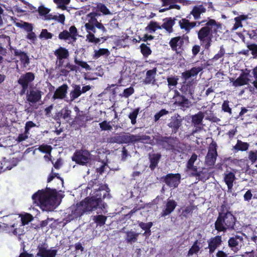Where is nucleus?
<instances>
[{"label":"nucleus","instance_id":"obj_1","mask_svg":"<svg viewBox=\"0 0 257 257\" xmlns=\"http://www.w3.org/2000/svg\"><path fill=\"white\" fill-rule=\"evenodd\" d=\"M230 209V207L227 201H223L220 207L218 216L214 223L215 228L218 232H225L227 230L235 229L234 227L237 220Z\"/></svg>","mask_w":257,"mask_h":257},{"label":"nucleus","instance_id":"obj_2","mask_svg":"<svg viewBox=\"0 0 257 257\" xmlns=\"http://www.w3.org/2000/svg\"><path fill=\"white\" fill-rule=\"evenodd\" d=\"M54 54L56 57L55 70L58 71L56 75L58 77L60 76L67 77L69 74L70 71L78 70L77 66L69 62L64 64V60L68 59L69 57V52L66 48L59 47L54 51Z\"/></svg>","mask_w":257,"mask_h":257},{"label":"nucleus","instance_id":"obj_3","mask_svg":"<svg viewBox=\"0 0 257 257\" xmlns=\"http://www.w3.org/2000/svg\"><path fill=\"white\" fill-rule=\"evenodd\" d=\"M33 203L44 210H49L55 205L57 200L56 191L39 190L32 196Z\"/></svg>","mask_w":257,"mask_h":257},{"label":"nucleus","instance_id":"obj_4","mask_svg":"<svg viewBox=\"0 0 257 257\" xmlns=\"http://www.w3.org/2000/svg\"><path fill=\"white\" fill-rule=\"evenodd\" d=\"M208 19L204 26L197 32L198 38L201 45L204 46L206 49H209L211 46L213 32H215L216 29L220 26V24L215 20L209 18Z\"/></svg>","mask_w":257,"mask_h":257},{"label":"nucleus","instance_id":"obj_5","mask_svg":"<svg viewBox=\"0 0 257 257\" xmlns=\"http://www.w3.org/2000/svg\"><path fill=\"white\" fill-rule=\"evenodd\" d=\"M109 191L106 185H101L98 189L95 191L92 196L85 199L90 207L93 208V210L99 208L103 211L107 205L105 203L102 202V200L106 197H110Z\"/></svg>","mask_w":257,"mask_h":257},{"label":"nucleus","instance_id":"obj_6","mask_svg":"<svg viewBox=\"0 0 257 257\" xmlns=\"http://www.w3.org/2000/svg\"><path fill=\"white\" fill-rule=\"evenodd\" d=\"M202 70L201 67H194L182 73L181 77L184 81L180 90L183 93L192 96L194 91L193 81L187 80L191 77L196 76Z\"/></svg>","mask_w":257,"mask_h":257},{"label":"nucleus","instance_id":"obj_7","mask_svg":"<svg viewBox=\"0 0 257 257\" xmlns=\"http://www.w3.org/2000/svg\"><path fill=\"white\" fill-rule=\"evenodd\" d=\"M162 147L167 150L176 153H182L185 148L184 145L181 143L177 137H162Z\"/></svg>","mask_w":257,"mask_h":257},{"label":"nucleus","instance_id":"obj_8","mask_svg":"<svg viewBox=\"0 0 257 257\" xmlns=\"http://www.w3.org/2000/svg\"><path fill=\"white\" fill-rule=\"evenodd\" d=\"M93 211L91 208L86 201L85 199L77 203L76 206L71 210L69 216L70 219H74L81 217L85 213Z\"/></svg>","mask_w":257,"mask_h":257},{"label":"nucleus","instance_id":"obj_9","mask_svg":"<svg viewBox=\"0 0 257 257\" xmlns=\"http://www.w3.org/2000/svg\"><path fill=\"white\" fill-rule=\"evenodd\" d=\"M35 78V74L32 72H26L21 75L18 80V83L22 87L20 91L21 95L25 94L28 88L31 87V83Z\"/></svg>","mask_w":257,"mask_h":257},{"label":"nucleus","instance_id":"obj_10","mask_svg":"<svg viewBox=\"0 0 257 257\" xmlns=\"http://www.w3.org/2000/svg\"><path fill=\"white\" fill-rule=\"evenodd\" d=\"M116 142L120 144H129L139 142H142L146 140V135H134L130 134L123 133L115 138Z\"/></svg>","mask_w":257,"mask_h":257},{"label":"nucleus","instance_id":"obj_11","mask_svg":"<svg viewBox=\"0 0 257 257\" xmlns=\"http://www.w3.org/2000/svg\"><path fill=\"white\" fill-rule=\"evenodd\" d=\"M185 41H189V37L186 34L172 38L169 42V45L172 50L180 53L183 50V46Z\"/></svg>","mask_w":257,"mask_h":257},{"label":"nucleus","instance_id":"obj_12","mask_svg":"<svg viewBox=\"0 0 257 257\" xmlns=\"http://www.w3.org/2000/svg\"><path fill=\"white\" fill-rule=\"evenodd\" d=\"M217 144L214 141H212L209 145L205 161L207 166H212L215 164L217 156Z\"/></svg>","mask_w":257,"mask_h":257},{"label":"nucleus","instance_id":"obj_13","mask_svg":"<svg viewBox=\"0 0 257 257\" xmlns=\"http://www.w3.org/2000/svg\"><path fill=\"white\" fill-rule=\"evenodd\" d=\"M48 244L46 243H40L37 246V257H56L57 249H48Z\"/></svg>","mask_w":257,"mask_h":257},{"label":"nucleus","instance_id":"obj_14","mask_svg":"<svg viewBox=\"0 0 257 257\" xmlns=\"http://www.w3.org/2000/svg\"><path fill=\"white\" fill-rule=\"evenodd\" d=\"M243 243L242 236L235 234L229 238L228 245L231 250L236 253L240 250Z\"/></svg>","mask_w":257,"mask_h":257},{"label":"nucleus","instance_id":"obj_15","mask_svg":"<svg viewBox=\"0 0 257 257\" xmlns=\"http://www.w3.org/2000/svg\"><path fill=\"white\" fill-rule=\"evenodd\" d=\"M183 118L178 113L171 117L168 126L171 128V134H176L182 125Z\"/></svg>","mask_w":257,"mask_h":257},{"label":"nucleus","instance_id":"obj_16","mask_svg":"<svg viewBox=\"0 0 257 257\" xmlns=\"http://www.w3.org/2000/svg\"><path fill=\"white\" fill-rule=\"evenodd\" d=\"M89 153L87 151L76 150L72 159L77 164L84 165L88 162L89 159Z\"/></svg>","mask_w":257,"mask_h":257},{"label":"nucleus","instance_id":"obj_17","mask_svg":"<svg viewBox=\"0 0 257 257\" xmlns=\"http://www.w3.org/2000/svg\"><path fill=\"white\" fill-rule=\"evenodd\" d=\"M26 93L27 100L33 104L39 102L43 94L42 91L36 88H31L29 91L28 89Z\"/></svg>","mask_w":257,"mask_h":257},{"label":"nucleus","instance_id":"obj_18","mask_svg":"<svg viewBox=\"0 0 257 257\" xmlns=\"http://www.w3.org/2000/svg\"><path fill=\"white\" fill-rule=\"evenodd\" d=\"M164 181L169 187L176 188L180 183L181 175L179 173L168 174L164 178Z\"/></svg>","mask_w":257,"mask_h":257},{"label":"nucleus","instance_id":"obj_19","mask_svg":"<svg viewBox=\"0 0 257 257\" xmlns=\"http://www.w3.org/2000/svg\"><path fill=\"white\" fill-rule=\"evenodd\" d=\"M174 97L175 100V103L180 106L183 110L187 109L191 106V101L178 91L175 92Z\"/></svg>","mask_w":257,"mask_h":257},{"label":"nucleus","instance_id":"obj_20","mask_svg":"<svg viewBox=\"0 0 257 257\" xmlns=\"http://www.w3.org/2000/svg\"><path fill=\"white\" fill-rule=\"evenodd\" d=\"M207 22L206 20H202L201 22H190L189 20L187 19H182L179 22V26L181 29L184 30L186 32H189L191 29L194 28L196 26H199L200 25H202L203 23Z\"/></svg>","mask_w":257,"mask_h":257},{"label":"nucleus","instance_id":"obj_21","mask_svg":"<svg viewBox=\"0 0 257 257\" xmlns=\"http://www.w3.org/2000/svg\"><path fill=\"white\" fill-rule=\"evenodd\" d=\"M184 0H162V6L165 8L162 9V13L172 9H180V6L177 3H183Z\"/></svg>","mask_w":257,"mask_h":257},{"label":"nucleus","instance_id":"obj_22","mask_svg":"<svg viewBox=\"0 0 257 257\" xmlns=\"http://www.w3.org/2000/svg\"><path fill=\"white\" fill-rule=\"evenodd\" d=\"M208 242L209 252L210 254L213 253L215 249L222 244V240L221 236L216 235L211 237Z\"/></svg>","mask_w":257,"mask_h":257},{"label":"nucleus","instance_id":"obj_23","mask_svg":"<svg viewBox=\"0 0 257 257\" xmlns=\"http://www.w3.org/2000/svg\"><path fill=\"white\" fill-rule=\"evenodd\" d=\"M68 86L67 84H63L58 87L55 90L52 98L56 99H63L67 93Z\"/></svg>","mask_w":257,"mask_h":257},{"label":"nucleus","instance_id":"obj_24","mask_svg":"<svg viewBox=\"0 0 257 257\" xmlns=\"http://www.w3.org/2000/svg\"><path fill=\"white\" fill-rule=\"evenodd\" d=\"M15 56L19 57L21 64L24 67H27L30 64V58L27 53L17 49H13Z\"/></svg>","mask_w":257,"mask_h":257},{"label":"nucleus","instance_id":"obj_25","mask_svg":"<svg viewBox=\"0 0 257 257\" xmlns=\"http://www.w3.org/2000/svg\"><path fill=\"white\" fill-rule=\"evenodd\" d=\"M206 12V9L203 5H199L194 6L191 11L190 15H192L194 19L196 21L201 18V15Z\"/></svg>","mask_w":257,"mask_h":257},{"label":"nucleus","instance_id":"obj_26","mask_svg":"<svg viewBox=\"0 0 257 257\" xmlns=\"http://www.w3.org/2000/svg\"><path fill=\"white\" fill-rule=\"evenodd\" d=\"M235 180V174L232 172L224 174L223 180L227 186L228 190H231L233 185V182Z\"/></svg>","mask_w":257,"mask_h":257},{"label":"nucleus","instance_id":"obj_27","mask_svg":"<svg viewBox=\"0 0 257 257\" xmlns=\"http://www.w3.org/2000/svg\"><path fill=\"white\" fill-rule=\"evenodd\" d=\"M177 203L174 200H169L166 204V208L162 213V216L170 214L175 209Z\"/></svg>","mask_w":257,"mask_h":257},{"label":"nucleus","instance_id":"obj_28","mask_svg":"<svg viewBox=\"0 0 257 257\" xmlns=\"http://www.w3.org/2000/svg\"><path fill=\"white\" fill-rule=\"evenodd\" d=\"M90 19L88 20V22L85 24V27L87 32H92L93 33H96V29L94 28V25L98 21L96 18L93 17L92 16H88Z\"/></svg>","mask_w":257,"mask_h":257},{"label":"nucleus","instance_id":"obj_29","mask_svg":"<svg viewBox=\"0 0 257 257\" xmlns=\"http://www.w3.org/2000/svg\"><path fill=\"white\" fill-rule=\"evenodd\" d=\"M225 54V50L222 45L220 47V49L218 52L216 54L213 58L208 60L207 62L209 63L208 65H213V63L216 62L217 60L224 56Z\"/></svg>","mask_w":257,"mask_h":257},{"label":"nucleus","instance_id":"obj_30","mask_svg":"<svg viewBox=\"0 0 257 257\" xmlns=\"http://www.w3.org/2000/svg\"><path fill=\"white\" fill-rule=\"evenodd\" d=\"M74 62L75 63L74 65H76V66H77L78 67V70H77L76 71H70V72H77V71L80 70V67H81L82 68H84L87 71L91 70L90 66L87 63V62L80 60L79 59H78L77 58V57H75L74 58Z\"/></svg>","mask_w":257,"mask_h":257},{"label":"nucleus","instance_id":"obj_31","mask_svg":"<svg viewBox=\"0 0 257 257\" xmlns=\"http://www.w3.org/2000/svg\"><path fill=\"white\" fill-rule=\"evenodd\" d=\"M72 87L73 89L70 92L71 101L74 100L81 95L80 85L73 84Z\"/></svg>","mask_w":257,"mask_h":257},{"label":"nucleus","instance_id":"obj_32","mask_svg":"<svg viewBox=\"0 0 257 257\" xmlns=\"http://www.w3.org/2000/svg\"><path fill=\"white\" fill-rule=\"evenodd\" d=\"M204 117V114L202 111H199L197 113L192 115L191 116L192 125L203 123Z\"/></svg>","mask_w":257,"mask_h":257},{"label":"nucleus","instance_id":"obj_33","mask_svg":"<svg viewBox=\"0 0 257 257\" xmlns=\"http://www.w3.org/2000/svg\"><path fill=\"white\" fill-rule=\"evenodd\" d=\"M126 235L125 240L126 242L132 243L137 241L139 233H136L133 230H130L126 232Z\"/></svg>","mask_w":257,"mask_h":257},{"label":"nucleus","instance_id":"obj_34","mask_svg":"<svg viewBox=\"0 0 257 257\" xmlns=\"http://www.w3.org/2000/svg\"><path fill=\"white\" fill-rule=\"evenodd\" d=\"M107 217L103 215H96L93 216V220L96 224V227L103 226L107 220Z\"/></svg>","mask_w":257,"mask_h":257},{"label":"nucleus","instance_id":"obj_35","mask_svg":"<svg viewBox=\"0 0 257 257\" xmlns=\"http://www.w3.org/2000/svg\"><path fill=\"white\" fill-rule=\"evenodd\" d=\"M249 145L246 142H243L238 140L236 145L233 147L235 152L238 151H246L248 150Z\"/></svg>","mask_w":257,"mask_h":257},{"label":"nucleus","instance_id":"obj_36","mask_svg":"<svg viewBox=\"0 0 257 257\" xmlns=\"http://www.w3.org/2000/svg\"><path fill=\"white\" fill-rule=\"evenodd\" d=\"M161 158V154H157L150 156V168L151 170H154L157 166L159 160Z\"/></svg>","mask_w":257,"mask_h":257},{"label":"nucleus","instance_id":"obj_37","mask_svg":"<svg viewBox=\"0 0 257 257\" xmlns=\"http://www.w3.org/2000/svg\"><path fill=\"white\" fill-rule=\"evenodd\" d=\"M156 74V68L148 70L146 73V77L145 81L146 83H154L155 81V76Z\"/></svg>","mask_w":257,"mask_h":257},{"label":"nucleus","instance_id":"obj_38","mask_svg":"<svg viewBox=\"0 0 257 257\" xmlns=\"http://www.w3.org/2000/svg\"><path fill=\"white\" fill-rule=\"evenodd\" d=\"M249 81L248 78H244L241 74L233 81V85L235 87L241 86L248 84Z\"/></svg>","mask_w":257,"mask_h":257},{"label":"nucleus","instance_id":"obj_39","mask_svg":"<svg viewBox=\"0 0 257 257\" xmlns=\"http://www.w3.org/2000/svg\"><path fill=\"white\" fill-rule=\"evenodd\" d=\"M15 25L17 27L23 28L27 33L31 32L33 31L34 29L33 25L32 24L26 22L16 23Z\"/></svg>","mask_w":257,"mask_h":257},{"label":"nucleus","instance_id":"obj_40","mask_svg":"<svg viewBox=\"0 0 257 257\" xmlns=\"http://www.w3.org/2000/svg\"><path fill=\"white\" fill-rule=\"evenodd\" d=\"M198 175L197 177L198 180H201L203 182L208 180L210 177V173L208 172L207 169L205 168H202L201 171H199Z\"/></svg>","mask_w":257,"mask_h":257},{"label":"nucleus","instance_id":"obj_41","mask_svg":"<svg viewBox=\"0 0 257 257\" xmlns=\"http://www.w3.org/2000/svg\"><path fill=\"white\" fill-rule=\"evenodd\" d=\"M15 223H14L11 225H9L7 223H4V227L5 228V230L9 233L10 234H13L15 235H17V228H15Z\"/></svg>","mask_w":257,"mask_h":257},{"label":"nucleus","instance_id":"obj_42","mask_svg":"<svg viewBox=\"0 0 257 257\" xmlns=\"http://www.w3.org/2000/svg\"><path fill=\"white\" fill-rule=\"evenodd\" d=\"M164 23L163 25H162V28H164L167 30L169 33H171L173 31L172 27L174 24V21L172 20L171 18L169 20H163Z\"/></svg>","mask_w":257,"mask_h":257},{"label":"nucleus","instance_id":"obj_43","mask_svg":"<svg viewBox=\"0 0 257 257\" xmlns=\"http://www.w3.org/2000/svg\"><path fill=\"white\" fill-rule=\"evenodd\" d=\"M157 29H161V26H159L158 23L152 21L146 28V30L148 31L150 33H153L155 32Z\"/></svg>","mask_w":257,"mask_h":257},{"label":"nucleus","instance_id":"obj_44","mask_svg":"<svg viewBox=\"0 0 257 257\" xmlns=\"http://www.w3.org/2000/svg\"><path fill=\"white\" fill-rule=\"evenodd\" d=\"M147 45H150V44L148 43H147V44L143 43L140 46L141 49V52L143 55L144 56V57H147L152 53L151 49L150 48V47L147 46Z\"/></svg>","mask_w":257,"mask_h":257},{"label":"nucleus","instance_id":"obj_45","mask_svg":"<svg viewBox=\"0 0 257 257\" xmlns=\"http://www.w3.org/2000/svg\"><path fill=\"white\" fill-rule=\"evenodd\" d=\"M71 110L68 107H65L61 110V116L62 118L66 119L67 121H68L71 119Z\"/></svg>","mask_w":257,"mask_h":257},{"label":"nucleus","instance_id":"obj_46","mask_svg":"<svg viewBox=\"0 0 257 257\" xmlns=\"http://www.w3.org/2000/svg\"><path fill=\"white\" fill-rule=\"evenodd\" d=\"M140 111V108L138 107L135 109L133 112H130L128 114V118L131 119V123L135 124L137 122V118Z\"/></svg>","mask_w":257,"mask_h":257},{"label":"nucleus","instance_id":"obj_47","mask_svg":"<svg viewBox=\"0 0 257 257\" xmlns=\"http://www.w3.org/2000/svg\"><path fill=\"white\" fill-rule=\"evenodd\" d=\"M38 149L40 152H41L43 153H45V154L50 155L51 153L52 150V147L50 145H48L43 144L39 146Z\"/></svg>","mask_w":257,"mask_h":257},{"label":"nucleus","instance_id":"obj_48","mask_svg":"<svg viewBox=\"0 0 257 257\" xmlns=\"http://www.w3.org/2000/svg\"><path fill=\"white\" fill-rule=\"evenodd\" d=\"M198 240H196L194 241L193 245L191 246V247L189 249L188 251V256L192 255L194 253H197V252H198V251L200 250V247L198 245Z\"/></svg>","mask_w":257,"mask_h":257},{"label":"nucleus","instance_id":"obj_49","mask_svg":"<svg viewBox=\"0 0 257 257\" xmlns=\"http://www.w3.org/2000/svg\"><path fill=\"white\" fill-rule=\"evenodd\" d=\"M97 10L101 12L104 15H110L111 14L109 9L103 4L99 3L97 5Z\"/></svg>","mask_w":257,"mask_h":257},{"label":"nucleus","instance_id":"obj_50","mask_svg":"<svg viewBox=\"0 0 257 257\" xmlns=\"http://www.w3.org/2000/svg\"><path fill=\"white\" fill-rule=\"evenodd\" d=\"M54 2L57 5L58 8L65 10L66 9V6L69 4L70 0H53Z\"/></svg>","mask_w":257,"mask_h":257},{"label":"nucleus","instance_id":"obj_51","mask_svg":"<svg viewBox=\"0 0 257 257\" xmlns=\"http://www.w3.org/2000/svg\"><path fill=\"white\" fill-rule=\"evenodd\" d=\"M33 219V217L31 214L26 213L21 217L22 224L23 225L28 224Z\"/></svg>","mask_w":257,"mask_h":257},{"label":"nucleus","instance_id":"obj_52","mask_svg":"<svg viewBox=\"0 0 257 257\" xmlns=\"http://www.w3.org/2000/svg\"><path fill=\"white\" fill-rule=\"evenodd\" d=\"M50 10L46 8L44 6H40L38 7V12L40 16L45 17L47 14H49Z\"/></svg>","mask_w":257,"mask_h":257},{"label":"nucleus","instance_id":"obj_53","mask_svg":"<svg viewBox=\"0 0 257 257\" xmlns=\"http://www.w3.org/2000/svg\"><path fill=\"white\" fill-rule=\"evenodd\" d=\"M99 125L102 131H108L112 129V126L109 124V122H107L106 120H104L99 123Z\"/></svg>","mask_w":257,"mask_h":257},{"label":"nucleus","instance_id":"obj_54","mask_svg":"<svg viewBox=\"0 0 257 257\" xmlns=\"http://www.w3.org/2000/svg\"><path fill=\"white\" fill-rule=\"evenodd\" d=\"M53 35L49 32L47 29H43L40 35V38H45V39H52Z\"/></svg>","mask_w":257,"mask_h":257},{"label":"nucleus","instance_id":"obj_55","mask_svg":"<svg viewBox=\"0 0 257 257\" xmlns=\"http://www.w3.org/2000/svg\"><path fill=\"white\" fill-rule=\"evenodd\" d=\"M248 158L252 164L254 163L257 161V150L250 151L248 153Z\"/></svg>","mask_w":257,"mask_h":257},{"label":"nucleus","instance_id":"obj_56","mask_svg":"<svg viewBox=\"0 0 257 257\" xmlns=\"http://www.w3.org/2000/svg\"><path fill=\"white\" fill-rule=\"evenodd\" d=\"M192 125L194 127V128L192 131L191 135H194V134L200 132L201 131H202L204 128V124L201 123L199 124H193Z\"/></svg>","mask_w":257,"mask_h":257},{"label":"nucleus","instance_id":"obj_57","mask_svg":"<svg viewBox=\"0 0 257 257\" xmlns=\"http://www.w3.org/2000/svg\"><path fill=\"white\" fill-rule=\"evenodd\" d=\"M193 210L194 208L192 206H188L185 208V209L182 211L181 215L186 218H187L189 214H192Z\"/></svg>","mask_w":257,"mask_h":257},{"label":"nucleus","instance_id":"obj_58","mask_svg":"<svg viewBox=\"0 0 257 257\" xmlns=\"http://www.w3.org/2000/svg\"><path fill=\"white\" fill-rule=\"evenodd\" d=\"M222 110L225 112H228L230 114H231V108L229 107V101L228 100H224L222 104Z\"/></svg>","mask_w":257,"mask_h":257},{"label":"nucleus","instance_id":"obj_59","mask_svg":"<svg viewBox=\"0 0 257 257\" xmlns=\"http://www.w3.org/2000/svg\"><path fill=\"white\" fill-rule=\"evenodd\" d=\"M197 159V155L195 153H193L187 162L186 168L192 167L194 166V162L196 161Z\"/></svg>","mask_w":257,"mask_h":257},{"label":"nucleus","instance_id":"obj_60","mask_svg":"<svg viewBox=\"0 0 257 257\" xmlns=\"http://www.w3.org/2000/svg\"><path fill=\"white\" fill-rule=\"evenodd\" d=\"M153 223L152 222H149L148 223H144L141 222L139 223V226L145 231L149 230L152 227Z\"/></svg>","mask_w":257,"mask_h":257},{"label":"nucleus","instance_id":"obj_61","mask_svg":"<svg viewBox=\"0 0 257 257\" xmlns=\"http://www.w3.org/2000/svg\"><path fill=\"white\" fill-rule=\"evenodd\" d=\"M247 48L251 51V54L254 56L257 57V44H251L247 45Z\"/></svg>","mask_w":257,"mask_h":257},{"label":"nucleus","instance_id":"obj_62","mask_svg":"<svg viewBox=\"0 0 257 257\" xmlns=\"http://www.w3.org/2000/svg\"><path fill=\"white\" fill-rule=\"evenodd\" d=\"M187 169L188 171H191L189 174L190 176L195 177H197L198 176L199 171H198V169L196 166H193L192 167L187 168Z\"/></svg>","mask_w":257,"mask_h":257},{"label":"nucleus","instance_id":"obj_63","mask_svg":"<svg viewBox=\"0 0 257 257\" xmlns=\"http://www.w3.org/2000/svg\"><path fill=\"white\" fill-rule=\"evenodd\" d=\"M109 53L107 49L101 48L95 52V55L96 57H99L103 55H107Z\"/></svg>","mask_w":257,"mask_h":257},{"label":"nucleus","instance_id":"obj_64","mask_svg":"<svg viewBox=\"0 0 257 257\" xmlns=\"http://www.w3.org/2000/svg\"><path fill=\"white\" fill-rule=\"evenodd\" d=\"M134 92V89L132 87H130L128 88H125L124 89L122 93V95L125 98L128 97Z\"/></svg>","mask_w":257,"mask_h":257}]
</instances>
